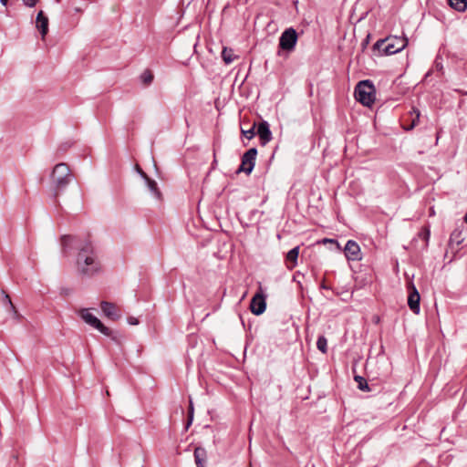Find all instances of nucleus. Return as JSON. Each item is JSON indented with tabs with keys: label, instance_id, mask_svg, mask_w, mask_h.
I'll list each match as a JSON object with an SVG mask.
<instances>
[{
	"label": "nucleus",
	"instance_id": "nucleus-31",
	"mask_svg": "<svg viewBox=\"0 0 467 467\" xmlns=\"http://www.w3.org/2000/svg\"><path fill=\"white\" fill-rule=\"evenodd\" d=\"M128 323H129L130 325H138V324H139V320H138V318H136V317H130L128 318Z\"/></svg>",
	"mask_w": 467,
	"mask_h": 467
},
{
	"label": "nucleus",
	"instance_id": "nucleus-23",
	"mask_svg": "<svg viewBox=\"0 0 467 467\" xmlns=\"http://www.w3.org/2000/svg\"><path fill=\"white\" fill-rule=\"evenodd\" d=\"M140 79L145 85H150L153 80V75L150 70H145L141 74Z\"/></svg>",
	"mask_w": 467,
	"mask_h": 467
},
{
	"label": "nucleus",
	"instance_id": "nucleus-11",
	"mask_svg": "<svg viewBox=\"0 0 467 467\" xmlns=\"http://www.w3.org/2000/svg\"><path fill=\"white\" fill-rule=\"evenodd\" d=\"M100 307L104 315L109 319L118 320L120 317V314L114 304L107 301H102L100 303Z\"/></svg>",
	"mask_w": 467,
	"mask_h": 467
},
{
	"label": "nucleus",
	"instance_id": "nucleus-7",
	"mask_svg": "<svg viewBox=\"0 0 467 467\" xmlns=\"http://www.w3.org/2000/svg\"><path fill=\"white\" fill-rule=\"evenodd\" d=\"M257 150L255 148L249 149L242 157V163L237 170V172H245L250 174L254 170Z\"/></svg>",
	"mask_w": 467,
	"mask_h": 467
},
{
	"label": "nucleus",
	"instance_id": "nucleus-10",
	"mask_svg": "<svg viewBox=\"0 0 467 467\" xmlns=\"http://www.w3.org/2000/svg\"><path fill=\"white\" fill-rule=\"evenodd\" d=\"M257 135L262 145H265L272 140V132L267 121L263 120L257 126Z\"/></svg>",
	"mask_w": 467,
	"mask_h": 467
},
{
	"label": "nucleus",
	"instance_id": "nucleus-3",
	"mask_svg": "<svg viewBox=\"0 0 467 467\" xmlns=\"http://www.w3.org/2000/svg\"><path fill=\"white\" fill-rule=\"evenodd\" d=\"M376 87L370 79L361 80L355 87L354 97L364 107L371 108L376 101Z\"/></svg>",
	"mask_w": 467,
	"mask_h": 467
},
{
	"label": "nucleus",
	"instance_id": "nucleus-15",
	"mask_svg": "<svg viewBox=\"0 0 467 467\" xmlns=\"http://www.w3.org/2000/svg\"><path fill=\"white\" fill-rule=\"evenodd\" d=\"M353 379L358 384V389L361 391L371 392L375 390L376 385L368 384V380L362 376L355 375Z\"/></svg>",
	"mask_w": 467,
	"mask_h": 467
},
{
	"label": "nucleus",
	"instance_id": "nucleus-18",
	"mask_svg": "<svg viewBox=\"0 0 467 467\" xmlns=\"http://www.w3.org/2000/svg\"><path fill=\"white\" fill-rule=\"evenodd\" d=\"M207 459V452L202 447H196L194 450V461L197 467H204Z\"/></svg>",
	"mask_w": 467,
	"mask_h": 467
},
{
	"label": "nucleus",
	"instance_id": "nucleus-33",
	"mask_svg": "<svg viewBox=\"0 0 467 467\" xmlns=\"http://www.w3.org/2000/svg\"><path fill=\"white\" fill-rule=\"evenodd\" d=\"M430 236H431V235H429V234H426V235H419V237H421V238H422V240L425 242L426 245H428Z\"/></svg>",
	"mask_w": 467,
	"mask_h": 467
},
{
	"label": "nucleus",
	"instance_id": "nucleus-9",
	"mask_svg": "<svg viewBox=\"0 0 467 467\" xmlns=\"http://www.w3.org/2000/svg\"><path fill=\"white\" fill-rule=\"evenodd\" d=\"M266 302L265 296L262 293V289L256 293L250 303V309L254 315L259 316L265 311Z\"/></svg>",
	"mask_w": 467,
	"mask_h": 467
},
{
	"label": "nucleus",
	"instance_id": "nucleus-6",
	"mask_svg": "<svg viewBox=\"0 0 467 467\" xmlns=\"http://www.w3.org/2000/svg\"><path fill=\"white\" fill-rule=\"evenodd\" d=\"M296 42L297 33L294 28L290 27L282 33L279 38V47L283 50L290 52L295 49Z\"/></svg>",
	"mask_w": 467,
	"mask_h": 467
},
{
	"label": "nucleus",
	"instance_id": "nucleus-21",
	"mask_svg": "<svg viewBox=\"0 0 467 467\" xmlns=\"http://www.w3.org/2000/svg\"><path fill=\"white\" fill-rule=\"evenodd\" d=\"M361 259L360 247L355 241H352V262L360 261Z\"/></svg>",
	"mask_w": 467,
	"mask_h": 467
},
{
	"label": "nucleus",
	"instance_id": "nucleus-13",
	"mask_svg": "<svg viewBox=\"0 0 467 467\" xmlns=\"http://www.w3.org/2000/svg\"><path fill=\"white\" fill-rule=\"evenodd\" d=\"M138 171L140 174V176L145 180L147 186L150 192L157 198H161V192H160L157 182L153 180H151L140 168L138 167Z\"/></svg>",
	"mask_w": 467,
	"mask_h": 467
},
{
	"label": "nucleus",
	"instance_id": "nucleus-32",
	"mask_svg": "<svg viewBox=\"0 0 467 467\" xmlns=\"http://www.w3.org/2000/svg\"><path fill=\"white\" fill-rule=\"evenodd\" d=\"M369 37H370V35L368 34V35L366 36V38H365V39H363V41H362V43H361V46H362V49H363V50L367 47V46H368V42H369Z\"/></svg>",
	"mask_w": 467,
	"mask_h": 467
},
{
	"label": "nucleus",
	"instance_id": "nucleus-2",
	"mask_svg": "<svg viewBox=\"0 0 467 467\" xmlns=\"http://www.w3.org/2000/svg\"><path fill=\"white\" fill-rule=\"evenodd\" d=\"M408 45L406 37L396 36L379 39L373 45V50L378 51L380 56L394 55L403 50Z\"/></svg>",
	"mask_w": 467,
	"mask_h": 467
},
{
	"label": "nucleus",
	"instance_id": "nucleus-22",
	"mask_svg": "<svg viewBox=\"0 0 467 467\" xmlns=\"http://www.w3.org/2000/svg\"><path fill=\"white\" fill-rule=\"evenodd\" d=\"M317 348L322 352L327 353V340L324 336H320L317 341Z\"/></svg>",
	"mask_w": 467,
	"mask_h": 467
},
{
	"label": "nucleus",
	"instance_id": "nucleus-24",
	"mask_svg": "<svg viewBox=\"0 0 467 467\" xmlns=\"http://www.w3.org/2000/svg\"><path fill=\"white\" fill-rule=\"evenodd\" d=\"M410 114H415V117L412 119L411 124L409 128L410 130L413 129L416 125H418V123L420 121V112L419 109L413 108Z\"/></svg>",
	"mask_w": 467,
	"mask_h": 467
},
{
	"label": "nucleus",
	"instance_id": "nucleus-35",
	"mask_svg": "<svg viewBox=\"0 0 467 467\" xmlns=\"http://www.w3.org/2000/svg\"><path fill=\"white\" fill-rule=\"evenodd\" d=\"M425 234H430V230L428 228H424Z\"/></svg>",
	"mask_w": 467,
	"mask_h": 467
},
{
	"label": "nucleus",
	"instance_id": "nucleus-28",
	"mask_svg": "<svg viewBox=\"0 0 467 467\" xmlns=\"http://www.w3.org/2000/svg\"><path fill=\"white\" fill-rule=\"evenodd\" d=\"M344 252H345L346 257L348 258V260H349L350 257H349L348 254L350 253V240H348L346 243Z\"/></svg>",
	"mask_w": 467,
	"mask_h": 467
},
{
	"label": "nucleus",
	"instance_id": "nucleus-1",
	"mask_svg": "<svg viewBox=\"0 0 467 467\" xmlns=\"http://www.w3.org/2000/svg\"><path fill=\"white\" fill-rule=\"evenodd\" d=\"M78 235H62L61 245L69 248L74 245L78 249V271L87 276H92L101 270V265L94 246L88 239L80 240Z\"/></svg>",
	"mask_w": 467,
	"mask_h": 467
},
{
	"label": "nucleus",
	"instance_id": "nucleus-16",
	"mask_svg": "<svg viewBox=\"0 0 467 467\" xmlns=\"http://www.w3.org/2000/svg\"><path fill=\"white\" fill-rule=\"evenodd\" d=\"M464 241L463 238H462V235H450V239L448 241V248L449 250L456 254L460 250V244Z\"/></svg>",
	"mask_w": 467,
	"mask_h": 467
},
{
	"label": "nucleus",
	"instance_id": "nucleus-25",
	"mask_svg": "<svg viewBox=\"0 0 467 467\" xmlns=\"http://www.w3.org/2000/svg\"><path fill=\"white\" fill-rule=\"evenodd\" d=\"M256 127V124L254 123V125L249 130H244L242 129V134L248 140H251L254 137L255 132L254 129Z\"/></svg>",
	"mask_w": 467,
	"mask_h": 467
},
{
	"label": "nucleus",
	"instance_id": "nucleus-26",
	"mask_svg": "<svg viewBox=\"0 0 467 467\" xmlns=\"http://www.w3.org/2000/svg\"><path fill=\"white\" fill-rule=\"evenodd\" d=\"M188 413H189V415H188V422H187L186 428H189V426L192 424V420H193V405H192V400H190Z\"/></svg>",
	"mask_w": 467,
	"mask_h": 467
},
{
	"label": "nucleus",
	"instance_id": "nucleus-36",
	"mask_svg": "<svg viewBox=\"0 0 467 467\" xmlns=\"http://www.w3.org/2000/svg\"><path fill=\"white\" fill-rule=\"evenodd\" d=\"M57 3L60 2V0H56Z\"/></svg>",
	"mask_w": 467,
	"mask_h": 467
},
{
	"label": "nucleus",
	"instance_id": "nucleus-12",
	"mask_svg": "<svg viewBox=\"0 0 467 467\" xmlns=\"http://www.w3.org/2000/svg\"><path fill=\"white\" fill-rule=\"evenodd\" d=\"M36 26L39 30L41 36L44 39L48 32V18L45 16L42 10L37 13Z\"/></svg>",
	"mask_w": 467,
	"mask_h": 467
},
{
	"label": "nucleus",
	"instance_id": "nucleus-34",
	"mask_svg": "<svg viewBox=\"0 0 467 467\" xmlns=\"http://www.w3.org/2000/svg\"><path fill=\"white\" fill-rule=\"evenodd\" d=\"M0 2H1V4H2L3 5H7L8 0H0Z\"/></svg>",
	"mask_w": 467,
	"mask_h": 467
},
{
	"label": "nucleus",
	"instance_id": "nucleus-8",
	"mask_svg": "<svg viewBox=\"0 0 467 467\" xmlns=\"http://www.w3.org/2000/svg\"><path fill=\"white\" fill-rule=\"evenodd\" d=\"M420 296L419 291L417 290L415 285L411 282L409 285V296H408V306L410 309L416 315H418L420 311Z\"/></svg>",
	"mask_w": 467,
	"mask_h": 467
},
{
	"label": "nucleus",
	"instance_id": "nucleus-17",
	"mask_svg": "<svg viewBox=\"0 0 467 467\" xmlns=\"http://www.w3.org/2000/svg\"><path fill=\"white\" fill-rule=\"evenodd\" d=\"M299 254V246H296L286 254V263L289 269H293L297 265V258Z\"/></svg>",
	"mask_w": 467,
	"mask_h": 467
},
{
	"label": "nucleus",
	"instance_id": "nucleus-30",
	"mask_svg": "<svg viewBox=\"0 0 467 467\" xmlns=\"http://www.w3.org/2000/svg\"><path fill=\"white\" fill-rule=\"evenodd\" d=\"M322 242H323L324 244L329 243V244H333V245L336 247V249H339V244H338V243H337V241L333 240V239H327V238H326V239H324Z\"/></svg>",
	"mask_w": 467,
	"mask_h": 467
},
{
	"label": "nucleus",
	"instance_id": "nucleus-4",
	"mask_svg": "<svg viewBox=\"0 0 467 467\" xmlns=\"http://www.w3.org/2000/svg\"><path fill=\"white\" fill-rule=\"evenodd\" d=\"M71 171L67 163L61 162L57 164L51 173V182L55 190V196L57 197L60 192L71 182Z\"/></svg>",
	"mask_w": 467,
	"mask_h": 467
},
{
	"label": "nucleus",
	"instance_id": "nucleus-27",
	"mask_svg": "<svg viewBox=\"0 0 467 467\" xmlns=\"http://www.w3.org/2000/svg\"><path fill=\"white\" fill-rule=\"evenodd\" d=\"M5 302L9 305L10 309L14 312L15 315L17 314L15 306L13 305L10 296L7 294H5Z\"/></svg>",
	"mask_w": 467,
	"mask_h": 467
},
{
	"label": "nucleus",
	"instance_id": "nucleus-29",
	"mask_svg": "<svg viewBox=\"0 0 467 467\" xmlns=\"http://www.w3.org/2000/svg\"><path fill=\"white\" fill-rule=\"evenodd\" d=\"M28 7H34L39 0H22Z\"/></svg>",
	"mask_w": 467,
	"mask_h": 467
},
{
	"label": "nucleus",
	"instance_id": "nucleus-5",
	"mask_svg": "<svg viewBox=\"0 0 467 467\" xmlns=\"http://www.w3.org/2000/svg\"><path fill=\"white\" fill-rule=\"evenodd\" d=\"M79 316L87 324L98 329L103 335L111 337L113 340H117L116 337L112 336L111 330L106 326H104L98 317H96L89 312L88 309H81L79 311Z\"/></svg>",
	"mask_w": 467,
	"mask_h": 467
},
{
	"label": "nucleus",
	"instance_id": "nucleus-20",
	"mask_svg": "<svg viewBox=\"0 0 467 467\" xmlns=\"http://www.w3.org/2000/svg\"><path fill=\"white\" fill-rule=\"evenodd\" d=\"M235 56L234 55V51L231 48L224 47L222 51V58L225 64H231L234 59Z\"/></svg>",
	"mask_w": 467,
	"mask_h": 467
},
{
	"label": "nucleus",
	"instance_id": "nucleus-19",
	"mask_svg": "<svg viewBox=\"0 0 467 467\" xmlns=\"http://www.w3.org/2000/svg\"><path fill=\"white\" fill-rule=\"evenodd\" d=\"M449 5L458 12L467 9V0H448Z\"/></svg>",
	"mask_w": 467,
	"mask_h": 467
},
{
	"label": "nucleus",
	"instance_id": "nucleus-14",
	"mask_svg": "<svg viewBox=\"0 0 467 467\" xmlns=\"http://www.w3.org/2000/svg\"><path fill=\"white\" fill-rule=\"evenodd\" d=\"M355 279L357 288H361L365 285L370 282L371 275L370 269L368 265L365 266L364 273H361L359 275L352 276Z\"/></svg>",
	"mask_w": 467,
	"mask_h": 467
}]
</instances>
